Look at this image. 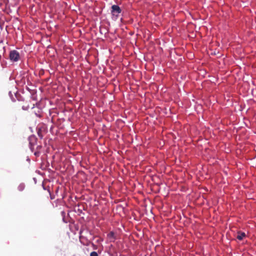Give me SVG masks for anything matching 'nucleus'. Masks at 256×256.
<instances>
[{
    "label": "nucleus",
    "mask_w": 256,
    "mask_h": 256,
    "mask_svg": "<svg viewBox=\"0 0 256 256\" xmlns=\"http://www.w3.org/2000/svg\"><path fill=\"white\" fill-rule=\"evenodd\" d=\"M36 138L34 137H30L29 138V144L30 148L32 150V146L34 145V142H36Z\"/></svg>",
    "instance_id": "423d86ee"
},
{
    "label": "nucleus",
    "mask_w": 256,
    "mask_h": 256,
    "mask_svg": "<svg viewBox=\"0 0 256 256\" xmlns=\"http://www.w3.org/2000/svg\"><path fill=\"white\" fill-rule=\"evenodd\" d=\"M111 14L112 15V18L116 20L118 18L120 14L122 12V10L120 7L118 5H112V6Z\"/></svg>",
    "instance_id": "f257e3e1"
},
{
    "label": "nucleus",
    "mask_w": 256,
    "mask_h": 256,
    "mask_svg": "<svg viewBox=\"0 0 256 256\" xmlns=\"http://www.w3.org/2000/svg\"><path fill=\"white\" fill-rule=\"evenodd\" d=\"M90 256H98V254L96 252H92L90 253Z\"/></svg>",
    "instance_id": "6e6552de"
},
{
    "label": "nucleus",
    "mask_w": 256,
    "mask_h": 256,
    "mask_svg": "<svg viewBox=\"0 0 256 256\" xmlns=\"http://www.w3.org/2000/svg\"><path fill=\"white\" fill-rule=\"evenodd\" d=\"M20 56L19 52L16 50L10 51V58L14 62H17L19 60Z\"/></svg>",
    "instance_id": "f03ea898"
},
{
    "label": "nucleus",
    "mask_w": 256,
    "mask_h": 256,
    "mask_svg": "<svg viewBox=\"0 0 256 256\" xmlns=\"http://www.w3.org/2000/svg\"><path fill=\"white\" fill-rule=\"evenodd\" d=\"M108 238L111 242H114L116 239L115 234L113 232H110L108 234Z\"/></svg>",
    "instance_id": "20e7f679"
},
{
    "label": "nucleus",
    "mask_w": 256,
    "mask_h": 256,
    "mask_svg": "<svg viewBox=\"0 0 256 256\" xmlns=\"http://www.w3.org/2000/svg\"><path fill=\"white\" fill-rule=\"evenodd\" d=\"M37 134L40 139H42L44 137V134L46 131V128L44 126H38L36 128Z\"/></svg>",
    "instance_id": "7ed1b4c3"
},
{
    "label": "nucleus",
    "mask_w": 256,
    "mask_h": 256,
    "mask_svg": "<svg viewBox=\"0 0 256 256\" xmlns=\"http://www.w3.org/2000/svg\"><path fill=\"white\" fill-rule=\"evenodd\" d=\"M24 185L20 184L18 187V189L19 190L22 191L24 189Z\"/></svg>",
    "instance_id": "0eeeda50"
},
{
    "label": "nucleus",
    "mask_w": 256,
    "mask_h": 256,
    "mask_svg": "<svg viewBox=\"0 0 256 256\" xmlns=\"http://www.w3.org/2000/svg\"><path fill=\"white\" fill-rule=\"evenodd\" d=\"M246 236V234L244 232L239 231L237 232L236 238L240 240H242Z\"/></svg>",
    "instance_id": "39448f33"
}]
</instances>
